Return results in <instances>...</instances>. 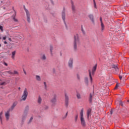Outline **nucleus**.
<instances>
[{"label":"nucleus","mask_w":129,"mask_h":129,"mask_svg":"<svg viewBox=\"0 0 129 129\" xmlns=\"http://www.w3.org/2000/svg\"><path fill=\"white\" fill-rule=\"evenodd\" d=\"M80 45V39H79V36L78 34H76L74 36V50L77 51V46Z\"/></svg>","instance_id":"nucleus-1"},{"label":"nucleus","mask_w":129,"mask_h":129,"mask_svg":"<svg viewBox=\"0 0 129 129\" xmlns=\"http://www.w3.org/2000/svg\"><path fill=\"white\" fill-rule=\"evenodd\" d=\"M80 120L82 126H86V123L85 122V119H84V117L83 116V109L81 110L80 112Z\"/></svg>","instance_id":"nucleus-2"},{"label":"nucleus","mask_w":129,"mask_h":129,"mask_svg":"<svg viewBox=\"0 0 129 129\" xmlns=\"http://www.w3.org/2000/svg\"><path fill=\"white\" fill-rule=\"evenodd\" d=\"M97 67V65L96 64L92 69V72L91 71L89 70V76H90V80L91 81V83H92V77L91 76V74H92L93 75V74H94V73L95 72V71H96V68Z\"/></svg>","instance_id":"nucleus-3"},{"label":"nucleus","mask_w":129,"mask_h":129,"mask_svg":"<svg viewBox=\"0 0 129 129\" xmlns=\"http://www.w3.org/2000/svg\"><path fill=\"white\" fill-rule=\"evenodd\" d=\"M28 90L27 88H25L21 97V101H25L27 99V97H28Z\"/></svg>","instance_id":"nucleus-4"},{"label":"nucleus","mask_w":129,"mask_h":129,"mask_svg":"<svg viewBox=\"0 0 129 129\" xmlns=\"http://www.w3.org/2000/svg\"><path fill=\"white\" fill-rule=\"evenodd\" d=\"M24 10L26 14L27 21L28 22V23H30V22H31V21L30 20V12H29V11L28 10H27V9H26V7H25V6H24Z\"/></svg>","instance_id":"nucleus-5"},{"label":"nucleus","mask_w":129,"mask_h":129,"mask_svg":"<svg viewBox=\"0 0 129 129\" xmlns=\"http://www.w3.org/2000/svg\"><path fill=\"white\" fill-rule=\"evenodd\" d=\"M10 111H11V109H9L5 113V116H6L7 120H9V119L10 118Z\"/></svg>","instance_id":"nucleus-6"},{"label":"nucleus","mask_w":129,"mask_h":129,"mask_svg":"<svg viewBox=\"0 0 129 129\" xmlns=\"http://www.w3.org/2000/svg\"><path fill=\"white\" fill-rule=\"evenodd\" d=\"M56 95H54L53 97V98L51 99V102L52 103V104H55L57 101V100L56 99Z\"/></svg>","instance_id":"nucleus-7"},{"label":"nucleus","mask_w":129,"mask_h":129,"mask_svg":"<svg viewBox=\"0 0 129 129\" xmlns=\"http://www.w3.org/2000/svg\"><path fill=\"white\" fill-rule=\"evenodd\" d=\"M73 65V58H70L69 61V67H72Z\"/></svg>","instance_id":"nucleus-8"},{"label":"nucleus","mask_w":129,"mask_h":129,"mask_svg":"<svg viewBox=\"0 0 129 129\" xmlns=\"http://www.w3.org/2000/svg\"><path fill=\"white\" fill-rule=\"evenodd\" d=\"M62 19L65 25H66V23H65V10H63L62 12Z\"/></svg>","instance_id":"nucleus-9"},{"label":"nucleus","mask_w":129,"mask_h":129,"mask_svg":"<svg viewBox=\"0 0 129 129\" xmlns=\"http://www.w3.org/2000/svg\"><path fill=\"white\" fill-rule=\"evenodd\" d=\"M16 53H17L16 51H14L12 52L11 58H12L13 60H15V57L16 56Z\"/></svg>","instance_id":"nucleus-10"},{"label":"nucleus","mask_w":129,"mask_h":129,"mask_svg":"<svg viewBox=\"0 0 129 129\" xmlns=\"http://www.w3.org/2000/svg\"><path fill=\"white\" fill-rule=\"evenodd\" d=\"M100 20L101 22V30L102 31H103V30H104V25L103 24V23H102V18H100Z\"/></svg>","instance_id":"nucleus-11"},{"label":"nucleus","mask_w":129,"mask_h":129,"mask_svg":"<svg viewBox=\"0 0 129 129\" xmlns=\"http://www.w3.org/2000/svg\"><path fill=\"white\" fill-rule=\"evenodd\" d=\"M8 73L11 75H13L14 74H18V71H14V72L9 71Z\"/></svg>","instance_id":"nucleus-12"},{"label":"nucleus","mask_w":129,"mask_h":129,"mask_svg":"<svg viewBox=\"0 0 129 129\" xmlns=\"http://www.w3.org/2000/svg\"><path fill=\"white\" fill-rule=\"evenodd\" d=\"M65 99H66V103L67 105L68 104V100H69V98L68 97V95L67 94H65Z\"/></svg>","instance_id":"nucleus-13"},{"label":"nucleus","mask_w":129,"mask_h":129,"mask_svg":"<svg viewBox=\"0 0 129 129\" xmlns=\"http://www.w3.org/2000/svg\"><path fill=\"white\" fill-rule=\"evenodd\" d=\"M91 113V109H89L87 110V118L89 119V116Z\"/></svg>","instance_id":"nucleus-14"},{"label":"nucleus","mask_w":129,"mask_h":129,"mask_svg":"<svg viewBox=\"0 0 129 129\" xmlns=\"http://www.w3.org/2000/svg\"><path fill=\"white\" fill-rule=\"evenodd\" d=\"M89 18L90 19L91 21H92V22L93 23H94V19H93V15H89Z\"/></svg>","instance_id":"nucleus-15"},{"label":"nucleus","mask_w":129,"mask_h":129,"mask_svg":"<svg viewBox=\"0 0 129 129\" xmlns=\"http://www.w3.org/2000/svg\"><path fill=\"white\" fill-rule=\"evenodd\" d=\"M41 59L42 60H46V55L45 54H42L41 55Z\"/></svg>","instance_id":"nucleus-16"},{"label":"nucleus","mask_w":129,"mask_h":129,"mask_svg":"<svg viewBox=\"0 0 129 129\" xmlns=\"http://www.w3.org/2000/svg\"><path fill=\"white\" fill-rule=\"evenodd\" d=\"M3 112H1L0 113V120L1 122L3 121Z\"/></svg>","instance_id":"nucleus-17"},{"label":"nucleus","mask_w":129,"mask_h":129,"mask_svg":"<svg viewBox=\"0 0 129 129\" xmlns=\"http://www.w3.org/2000/svg\"><path fill=\"white\" fill-rule=\"evenodd\" d=\"M36 79L38 81H41V77L39 76H36Z\"/></svg>","instance_id":"nucleus-18"},{"label":"nucleus","mask_w":129,"mask_h":129,"mask_svg":"<svg viewBox=\"0 0 129 129\" xmlns=\"http://www.w3.org/2000/svg\"><path fill=\"white\" fill-rule=\"evenodd\" d=\"M52 51H53V46H50V51L51 55H53Z\"/></svg>","instance_id":"nucleus-19"},{"label":"nucleus","mask_w":129,"mask_h":129,"mask_svg":"<svg viewBox=\"0 0 129 129\" xmlns=\"http://www.w3.org/2000/svg\"><path fill=\"white\" fill-rule=\"evenodd\" d=\"M41 101H42V99L40 97H39L38 100V103H41Z\"/></svg>","instance_id":"nucleus-20"},{"label":"nucleus","mask_w":129,"mask_h":129,"mask_svg":"<svg viewBox=\"0 0 129 129\" xmlns=\"http://www.w3.org/2000/svg\"><path fill=\"white\" fill-rule=\"evenodd\" d=\"M67 115H68V112H67L66 115L62 117L63 119H64V118H66V117H67Z\"/></svg>","instance_id":"nucleus-21"},{"label":"nucleus","mask_w":129,"mask_h":129,"mask_svg":"<svg viewBox=\"0 0 129 129\" xmlns=\"http://www.w3.org/2000/svg\"><path fill=\"white\" fill-rule=\"evenodd\" d=\"M43 84H44L45 89H47V84H46V82H44Z\"/></svg>","instance_id":"nucleus-22"},{"label":"nucleus","mask_w":129,"mask_h":129,"mask_svg":"<svg viewBox=\"0 0 129 129\" xmlns=\"http://www.w3.org/2000/svg\"><path fill=\"white\" fill-rule=\"evenodd\" d=\"M85 81L86 83H88V78H85Z\"/></svg>","instance_id":"nucleus-23"},{"label":"nucleus","mask_w":129,"mask_h":129,"mask_svg":"<svg viewBox=\"0 0 129 129\" xmlns=\"http://www.w3.org/2000/svg\"><path fill=\"white\" fill-rule=\"evenodd\" d=\"M3 39L4 41L7 40V36H4Z\"/></svg>","instance_id":"nucleus-24"},{"label":"nucleus","mask_w":129,"mask_h":129,"mask_svg":"<svg viewBox=\"0 0 129 129\" xmlns=\"http://www.w3.org/2000/svg\"><path fill=\"white\" fill-rule=\"evenodd\" d=\"M72 10L73 11H75V7H74V5H72Z\"/></svg>","instance_id":"nucleus-25"},{"label":"nucleus","mask_w":129,"mask_h":129,"mask_svg":"<svg viewBox=\"0 0 129 129\" xmlns=\"http://www.w3.org/2000/svg\"><path fill=\"white\" fill-rule=\"evenodd\" d=\"M13 20L15 22H18V19H16L15 17H14L13 18Z\"/></svg>","instance_id":"nucleus-26"},{"label":"nucleus","mask_w":129,"mask_h":129,"mask_svg":"<svg viewBox=\"0 0 129 129\" xmlns=\"http://www.w3.org/2000/svg\"><path fill=\"white\" fill-rule=\"evenodd\" d=\"M114 68H115L116 71H117V70H118V68L116 66H114Z\"/></svg>","instance_id":"nucleus-27"},{"label":"nucleus","mask_w":129,"mask_h":129,"mask_svg":"<svg viewBox=\"0 0 129 129\" xmlns=\"http://www.w3.org/2000/svg\"><path fill=\"white\" fill-rule=\"evenodd\" d=\"M92 98V95L91 94H90V101H91V98Z\"/></svg>","instance_id":"nucleus-28"},{"label":"nucleus","mask_w":129,"mask_h":129,"mask_svg":"<svg viewBox=\"0 0 129 129\" xmlns=\"http://www.w3.org/2000/svg\"><path fill=\"white\" fill-rule=\"evenodd\" d=\"M118 86H119V85L117 84V85H116V86L115 87V89H116L118 87Z\"/></svg>","instance_id":"nucleus-29"},{"label":"nucleus","mask_w":129,"mask_h":129,"mask_svg":"<svg viewBox=\"0 0 129 129\" xmlns=\"http://www.w3.org/2000/svg\"><path fill=\"white\" fill-rule=\"evenodd\" d=\"M78 119V115H76L75 116L76 121Z\"/></svg>","instance_id":"nucleus-30"},{"label":"nucleus","mask_w":129,"mask_h":129,"mask_svg":"<svg viewBox=\"0 0 129 129\" xmlns=\"http://www.w3.org/2000/svg\"><path fill=\"white\" fill-rule=\"evenodd\" d=\"M1 4L0 5H2V4H5V2H4V0H1Z\"/></svg>","instance_id":"nucleus-31"},{"label":"nucleus","mask_w":129,"mask_h":129,"mask_svg":"<svg viewBox=\"0 0 129 129\" xmlns=\"http://www.w3.org/2000/svg\"><path fill=\"white\" fill-rule=\"evenodd\" d=\"M77 96L78 98H79V99L80 98V94H77Z\"/></svg>","instance_id":"nucleus-32"},{"label":"nucleus","mask_w":129,"mask_h":129,"mask_svg":"<svg viewBox=\"0 0 129 129\" xmlns=\"http://www.w3.org/2000/svg\"><path fill=\"white\" fill-rule=\"evenodd\" d=\"M0 30H1L2 32L4 31V30L3 29V26H0Z\"/></svg>","instance_id":"nucleus-33"},{"label":"nucleus","mask_w":129,"mask_h":129,"mask_svg":"<svg viewBox=\"0 0 129 129\" xmlns=\"http://www.w3.org/2000/svg\"><path fill=\"white\" fill-rule=\"evenodd\" d=\"M6 84H7V83H6L5 82H3L1 84V85H6Z\"/></svg>","instance_id":"nucleus-34"},{"label":"nucleus","mask_w":129,"mask_h":129,"mask_svg":"<svg viewBox=\"0 0 129 129\" xmlns=\"http://www.w3.org/2000/svg\"><path fill=\"white\" fill-rule=\"evenodd\" d=\"M26 115H23L22 117V119H25V118H26Z\"/></svg>","instance_id":"nucleus-35"},{"label":"nucleus","mask_w":129,"mask_h":129,"mask_svg":"<svg viewBox=\"0 0 129 129\" xmlns=\"http://www.w3.org/2000/svg\"><path fill=\"white\" fill-rule=\"evenodd\" d=\"M32 120H33V117H31L30 118V120H29V122H31V121H32Z\"/></svg>","instance_id":"nucleus-36"},{"label":"nucleus","mask_w":129,"mask_h":129,"mask_svg":"<svg viewBox=\"0 0 129 129\" xmlns=\"http://www.w3.org/2000/svg\"><path fill=\"white\" fill-rule=\"evenodd\" d=\"M23 72L24 74H25V75H27V72H26V71H25V70H23Z\"/></svg>","instance_id":"nucleus-37"},{"label":"nucleus","mask_w":129,"mask_h":129,"mask_svg":"<svg viewBox=\"0 0 129 129\" xmlns=\"http://www.w3.org/2000/svg\"><path fill=\"white\" fill-rule=\"evenodd\" d=\"M77 78L78 79H80V76H79V75H77Z\"/></svg>","instance_id":"nucleus-38"},{"label":"nucleus","mask_w":129,"mask_h":129,"mask_svg":"<svg viewBox=\"0 0 129 129\" xmlns=\"http://www.w3.org/2000/svg\"><path fill=\"white\" fill-rule=\"evenodd\" d=\"M9 41H10V42H12V39H11V38H8Z\"/></svg>","instance_id":"nucleus-39"},{"label":"nucleus","mask_w":129,"mask_h":129,"mask_svg":"<svg viewBox=\"0 0 129 129\" xmlns=\"http://www.w3.org/2000/svg\"><path fill=\"white\" fill-rule=\"evenodd\" d=\"M94 8H96V4H95V2H94Z\"/></svg>","instance_id":"nucleus-40"},{"label":"nucleus","mask_w":129,"mask_h":129,"mask_svg":"<svg viewBox=\"0 0 129 129\" xmlns=\"http://www.w3.org/2000/svg\"><path fill=\"white\" fill-rule=\"evenodd\" d=\"M5 66H8V63H6V62H5Z\"/></svg>","instance_id":"nucleus-41"},{"label":"nucleus","mask_w":129,"mask_h":129,"mask_svg":"<svg viewBox=\"0 0 129 129\" xmlns=\"http://www.w3.org/2000/svg\"><path fill=\"white\" fill-rule=\"evenodd\" d=\"M4 44H8V42L7 41H5Z\"/></svg>","instance_id":"nucleus-42"},{"label":"nucleus","mask_w":129,"mask_h":129,"mask_svg":"<svg viewBox=\"0 0 129 129\" xmlns=\"http://www.w3.org/2000/svg\"><path fill=\"white\" fill-rule=\"evenodd\" d=\"M119 78L120 79H121L122 78V77H121V76H119Z\"/></svg>","instance_id":"nucleus-43"},{"label":"nucleus","mask_w":129,"mask_h":129,"mask_svg":"<svg viewBox=\"0 0 129 129\" xmlns=\"http://www.w3.org/2000/svg\"><path fill=\"white\" fill-rule=\"evenodd\" d=\"M82 31L83 32H84V31H83V29H82Z\"/></svg>","instance_id":"nucleus-44"},{"label":"nucleus","mask_w":129,"mask_h":129,"mask_svg":"<svg viewBox=\"0 0 129 129\" xmlns=\"http://www.w3.org/2000/svg\"><path fill=\"white\" fill-rule=\"evenodd\" d=\"M0 47H2V44H0Z\"/></svg>","instance_id":"nucleus-45"},{"label":"nucleus","mask_w":129,"mask_h":129,"mask_svg":"<svg viewBox=\"0 0 129 129\" xmlns=\"http://www.w3.org/2000/svg\"><path fill=\"white\" fill-rule=\"evenodd\" d=\"M19 89H21V88H19Z\"/></svg>","instance_id":"nucleus-46"},{"label":"nucleus","mask_w":129,"mask_h":129,"mask_svg":"<svg viewBox=\"0 0 129 129\" xmlns=\"http://www.w3.org/2000/svg\"><path fill=\"white\" fill-rule=\"evenodd\" d=\"M111 114H112V112H111Z\"/></svg>","instance_id":"nucleus-47"},{"label":"nucleus","mask_w":129,"mask_h":129,"mask_svg":"<svg viewBox=\"0 0 129 129\" xmlns=\"http://www.w3.org/2000/svg\"><path fill=\"white\" fill-rule=\"evenodd\" d=\"M1 39H2V38L0 37V40H1Z\"/></svg>","instance_id":"nucleus-48"}]
</instances>
